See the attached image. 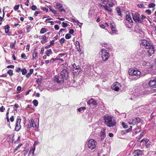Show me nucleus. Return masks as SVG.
I'll list each match as a JSON object with an SVG mask.
<instances>
[{
	"label": "nucleus",
	"instance_id": "f8f14e48",
	"mask_svg": "<svg viewBox=\"0 0 156 156\" xmlns=\"http://www.w3.org/2000/svg\"><path fill=\"white\" fill-rule=\"evenodd\" d=\"M21 119L20 118H17L16 120V126L15 127V130L17 131H19L21 128L20 125Z\"/></svg>",
	"mask_w": 156,
	"mask_h": 156
},
{
	"label": "nucleus",
	"instance_id": "aec40b11",
	"mask_svg": "<svg viewBox=\"0 0 156 156\" xmlns=\"http://www.w3.org/2000/svg\"><path fill=\"white\" fill-rule=\"evenodd\" d=\"M33 122V119H30V120H29V122L27 125V128L28 129H30L31 127L33 126L32 123Z\"/></svg>",
	"mask_w": 156,
	"mask_h": 156
},
{
	"label": "nucleus",
	"instance_id": "bb28decb",
	"mask_svg": "<svg viewBox=\"0 0 156 156\" xmlns=\"http://www.w3.org/2000/svg\"><path fill=\"white\" fill-rule=\"evenodd\" d=\"M47 31V29L45 28H42L40 30V33L41 34H44Z\"/></svg>",
	"mask_w": 156,
	"mask_h": 156
},
{
	"label": "nucleus",
	"instance_id": "4c0bfd02",
	"mask_svg": "<svg viewBox=\"0 0 156 156\" xmlns=\"http://www.w3.org/2000/svg\"><path fill=\"white\" fill-rule=\"evenodd\" d=\"M33 104L35 106H37L38 105V102L36 100H34L33 101Z\"/></svg>",
	"mask_w": 156,
	"mask_h": 156
},
{
	"label": "nucleus",
	"instance_id": "603ef678",
	"mask_svg": "<svg viewBox=\"0 0 156 156\" xmlns=\"http://www.w3.org/2000/svg\"><path fill=\"white\" fill-rule=\"evenodd\" d=\"M122 126L124 128L126 129L127 127V124H126L124 122H122Z\"/></svg>",
	"mask_w": 156,
	"mask_h": 156
},
{
	"label": "nucleus",
	"instance_id": "09e8293b",
	"mask_svg": "<svg viewBox=\"0 0 156 156\" xmlns=\"http://www.w3.org/2000/svg\"><path fill=\"white\" fill-rule=\"evenodd\" d=\"M125 25L128 28H131L132 27V25L130 23L128 24L127 23H125Z\"/></svg>",
	"mask_w": 156,
	"mask_h": 156
},
{
	"label": "nucleus",
	"instance_id": "7c9ffc66",
	"mask_svg": "<svg viewBox=\"0 0 156 156\" xmlns=\"http://www.w3.org/2000/svg\"><path fill=\"white\" fill-rule=\"evenodd\" d=\"M50 10L54 14L57 15L58 14L57 12L53 8H51L50 9Z\"/></svg>",
	"mask_w": 156,
	"mask_h": 156
},
{
	"label": "nucleus",
	"instance_id": "423d86ee",
	"mask_svg": "<svg viewBox=\"0 0 156 156\" xmlns=\"http://www.w3.org/2000/svg\"><path fill=\"white\" fill-rule=\"evenodd\" d=\"M151 45L150 42L149 41H147L146 40H141L140 45L142 48H144L146 49H148Z\"/></svg>",
	"mask_w": 156,
	"mask_h": 156
},
{
	"label": "nucleus",
	"instance_id": "4468645a",
	"mask_svg": "<svg viewBox=\"0 0 156 156\" xmlns=\"http://www.w3.org/2000/svg\"><path fill=\"white\" fill-rule=\"evenodd\" d=\"M56 6L57 9H58L60 11L62 12H65V10L64 9L63 5L62 4L59 2H57L55 4Z\"/></svg>",
	"mask_w": 156,
	"mask_h": 156
},
{
	"label": "nucleus",
	"instance_id": "de8ad7c7",
	"mask_svg": "<svg viewBox=\"0 0 156 156\" xmlns=\"http://www.w3.org/2000/svg\"><path fill=\"white\" fill-rule=\"evenodd\" d=\"M139 51H140V54H139V55H141L143 54H144L145 52V51L143 50V49H140L139 50Z\"/></svg>",
	"mask_w": 156,
	"mask_h": 156
},
{
	"label": "nucleus",
	"instance_id": "0eeeda50",
	"mask_svg": "<svg viewBox=\"0 0 156 156\" xmlns=\"http://www.w3.org/2000/svg\"><path fill=\"white\" fill-rule=\"evenodd\" d=\"M64 80L66 79L64 78L62 76H61V75H60L59 76H55L54 80L55 81V82L61 84L63 82Z\"/></svg>",
	"mask_w": 156,
	"mask_h": 156
},
{
	"label": "nucleus",
	"instance_id": "0e129e2a",
	"mask_svg": "<svg viewBox=\"0 0 156 156\" xmlns=\"http://www.w3.org/2000/svg\"><path fill=\"white\" fill-rule=\"evenodd\" d=\"M39 143L38 141H35L34 142V144H33V147H35L36 145H37Z\"/></svg>",
	"mask_w": 156,
	"mask_h": 156
},
{
	"label": "nucleus",
	"instance_id": "13d9d810",
	"mask_svg": "<svg viewBox=\"0 0 156 156\" xmlns=\"http://www.w3.org/2000/svg\"><path fill=\"white\" fill-rule=\"evenodd\" d=\"M112 33L113 34L116 33L117 32V30L115 29V28L112 30Z\"/></svg>",
	"mask_w": 156,
	"mask_h": 156
},
{
	"label": "nucleus",
	"instance_id": "774afa93",
	"mask_svg": "<svg viewBox=\"0 0 156 156\" xmlns=\"http://www.w3.org/2000/svg\"><path fill=\"white\" fill-rule=\"evenodd\" d=\"M40 13V11H35L34 14V15L35 16H37V14H39Z\"/></svg>",
	"mask_w": 156,
	"mask_h": 156
},
{
	"label": "nucleus",
	"instance_id": "39448f33",
	"mask_svg": "<svg viewBox=\"0 0 156 156\" xmlns=\"http://www.w3.org/2000/svg\"><path fill=\"white\" fill-rule=\"evenodd\" d=\"M133 20L136 23H142L143 21L140 17V15L138 12H133L131 13Z\"/></svg>",
	"mask_w": 156,
	"mask_h": 156
},
{
	"label": "nucleus",
	"instance_id": "c85d7f7f",
	"mask_svg": "<svg viewBox=\"0 0 156 156\" xmlns=\"http://www.w3.org/2000/svg\"><path fill=\"white\" fill-rule=\"evenodd\" d=\"M75 44L76 45V48H79V47H80V44L79 41H76L75 42Z\"/></svg>",
	"mask_w": 156,
	"mask_h": 156
},
{
	"label": "nucleus",
	"instance_id": "6ab92c4d",
	"mask_svg": "<svg viewBox=\"0 0 156 156\" xmlns=\"http://www.w3.org/2000/svg\"><path fill=\"white\" fill-rule=\"evenodd\" d=\"M126 20L130 23H133V22L132 19L130 14L129 13H128L126 15Z\"/></svg>",
	"mask_w": 156,
	"mask_h": 156
},
{
	"label": "nucleus",
	"instance_id": "4be33fe9",
	"mask_svg": "<svg viewBox=\"0 0 156 156\" xmlns=\"http://www.w3.org/2000/svg\"><path fill=\"white\" fill-rule=\"evenodd\" d=\"M72 20L75 23H77V25L79 26L80 27H81L82 25L83 24L82 23H80L79 21L76 19H72Z\"/></svg>",
	"mask_w": 156,
	"mask_h": 156
},
{
	"label": "nucleus",
	"instance_id": "393cba45",
	"mask_svg": "<svg viewBox=\"0 0 156 156\" xmlns=\"http://www.w3.org/2000/svg\"><path fill=\"white\" fill-rule=\"evenodd\" d=\"M37 53L36 52L34 51L33 52L32 55V59L34 60L36 59V57L37 56Z\"/></svg>",
	"mask_w": 156,
	"mask_h": 156
},
{
	"label": "nucleus",
	"instance_id": "f3484780",
	"mask_svg": "<svg viewBox=\"0 0 156 156\" xmlns=\"http://www.w3.org/2000/svg\"><path fill=\"white\" fill-rule=\"evenodd\" d=\"M119 84V83L117 82L114 83L112 86L113 89L115 91H118L119 90V87L116 86V85Z\"/></svg>",
	"mask_w": 156,
	"mask_h": 156
},
{
	"label": "nucleus",
	"instance_id": "473e14b6",
	"mask_svg": "<svg viewBox=\"0 0 156 156\" xmlns=\"http://www.w3.org/2000/svg\"><path fill=\"white\" fill-rule=\"evenodd\" d=\"M86 109L85 107H81L78 109V110L80 112H82L83 111Z\"/></svg>",
	"mask_w": 156,
	"mask_h": 156
},
{
	"label": "nucleus",
	"instance_id": "69168bd1",
	"mask_svg": "<svg viewBox=\"0 0 156 156\" xmlns=\"http://www.w3.org/2000/svg\"><path fill=\"white\" fill-rule=\"evenodd\" d=\"M54 42H55V40H52V41H51V42H50V44L52 46L54 44Z\"/></svg>",
	"mask_w": 156,
	"mask_h": 156
},
{
	"label": "nucleus",
	"instance_id": "4d7b16f0",
	"mask_svg": "<svg viewBox=\"0 0 156 156\" xmlns=\"http://www.w3.org/2000/svg\"><path fill=\"white\" fill-rule=\"evenodd\" d=\"M137 6L139 8H143L144 7V5L143 4H139L137 5Z\"/></svg>",
	"mask_w": 156,
	"mask_h": 156
},
{
	"label": "nucleus",
	"instance_id": "680f3d73",
	"mask_svg": "<svg viewBox=\"0 0 156 156\" xmlns=\"http://www.w3.org/2000/svg\"><path fill=\"white\" fill-rule=\"evenodd\" d=\"M10 119L11 122H13L14 120V117L13 115L11 116V117L10 118Z\"/></svg>",
	"mask_w": 156,
	"mask_h": 156
},
{
	"label": "nucleus",
	"instance_id": "79ce46f5",
	"mask_svg": "<svg viewBox=\"0 0 156 156\" xmlns=\"http://www.w3.org/2000/svg\"><path fill=\"white\" fill-rule=\"evenodd\" d=\"M71 37V36L70 35V34H67L65 36V38L66 39H70Z\"/></svg>",
	"mask_w": 156,
	"mask_h": 156
},
{
	"label": "nucleus",
	"instance_id": "ddd939ff",
	"mask_svg": "<svg viewBox=\"0 0 156 156\" xmlns=\"http://www.w3.org/2000/svg\"><path fill=\"white\" fill-rule=\"evenodd\" d=\"M105 129L103 128L102 130L101 131L99 136L100 139L101 140H103L105 139L106 136V134L105 132Z\"/></svg>",
	"mask_w": 156,
	"mask_h": 156
},
{
	"label": "nucleus",
	"instance_id": "9d476101",
	"mask_svg": "<svg viewBox=\"0 0 156 156\" xmlns=\"http://www.w3.org/2000/svg\"><path fill=\"white\" fill-rule=\"evenodd\" d=\"M99 6L101 9H104L105 10L108 12H111L112 11V9L107 4L103 5L100 3L99 4Z\"/></svg>",
	"mask_w": 156,
	"mask_h": 156
},
{
	"label": "nucleus",
	"instance_id": "a211bd4d",
	"mask_svg": "<svg viewBox=\"0 0 156 156\" xmlns=\"http://www.w3.org/2000/svg\"><path fill=\"white\" fill-rule=\"evenodd\" d=\"M87 103L89 105H97L96 101L93 98H91L90 100H89Z\"/></svg>",
	"mask_w": 156,
	"mask_h": 156
},
{
	"label": "nucleus",
	"instance_id": "2eb2a0df",
	"mask_svg": "<svg viewBox=\"0 0 156 156\" xmlns=\"http://www.w3.org/2000/svg\"><path fill=\"white\" fill-rule=\"evenodd\" d=\"M147 49L148 53L150 56H151L154 53V50L153 45H151L149 49Z\"/></svg>",
	"mask_w": 156,
	"mask_h": 156
},
{
	"label": "nucleus",
	"instance_id": "412c9836",
	"mask_svg": "<svg viewBox=\"0 0 156 156\" xmlns=\"http://www.w3.org/2000/svg\"><path fill=\"white\" fill-rule=\"evenodd\" d=\"M142 151L139 150H135L133 154L134 156H139L142 154Z\"/></svg>",
	"mask_w": 156,
	"mask_h": 156
},
{
	"label": "nucleus",
	"instance_id": "e2e57ef3",
	"mask_svg": "<svg viewBox=\"0 0 156 156\" xmlns=\"http://www.w3.org/2000/svg\"><path fill=\"white\" fill-rule=\"evenodd\" d=\"M14 66L12 65H9L7 66V68H11L12 69H13L14 68Z\"/></svg>",
	"mask_w": 156,
	"mask_h": 156
},
{
	"label": "nucleus",
	"instance_id": "6e6d98bb",
	"mask_svg": "<svg viewBox=\"0 0 156 156\" xmlns=\"http://www.w3.org/2000/svg\"><path fill=\"white\" fill-rule=\"evenodd\" d=\"M5 110V108L3 106H2L0 108V112H3Z\"/></svg>",
	"mask_w": 156,
	"mask_h": 156
},
{
	"label": "nucleus",
	"instance_id": "f257e3e1",
	"mask_svg": "<svg viewBox=\"0 0 156 156\" xmlns=\"http://www.w3.org/2000/svg\"><path fill=\"white\" fill-rule=\"evenodd\" d=\"M104 119L105 124L109 127H112L116 124V121L112 116L106 115L104 116Z\"/></svg>",
	"mask_w": 156,
	"mask_h": 156
},
{
	"label": "nucleus",
	"instance_id": "338daca9",
	"mask_svg": "<svg viewBox=\"0 0 156 156\" xmlns=\"http://www.w3.org/2000/svg\"><path fill=\"white\" fill-rule=\"evenodd\" d=\"M41 43L42 44H45L47 42V41L46 40H41Z\"/></svg>",
	"mask_w": 156,
	"mask_h": 156
},
{
	"label": "nucleus",
	"instance_id": "72a5a7b5",
	"mask_svg": "<svg viewBox=\"0 0 156 156\" xmlns=\"http://www.w3.org/2000/svg\"><path fill=\"white\" fill-rule=\"evenodd\" d=\"M7 73L10 76H12L13 74V71L11 69H9L7 71Z\"/></svg>",
	"mask_w": 156,
	"mask_h": 156
},
{
	"label": "nucleus",
	"instance_id": "5fc2aeb1",
	"mask_svg": "<svg viewBox=\"0 0 156 156\" xmlns=\"http://www.w3.org/2000/svg\"><path fill=\"white\" fill-rule=\"evenodd\" d=\"M145 12L147 13L148 15H150L151 13V11L149 9H147L145 11Z\"/></svg>",
	"mask_w": 156,
	"mask_h": 156
},
{
	"label": "nucleus",
	"instance_id": "20e7f679",
	"mask_svg": "<svg viewBox=\"0 0 156 156\" xmlns=\"http://www.w3.org/2000/svg\"><path fill=\"white\" fill-rule=\"evenodd\" d=\"M97 142L94 139H89L87 142V145L88 147L91 150H93L95 149L97 146Z\"/></svg>",
	"mask_w": 156,
	"mask_h": 156
},
{
	"label": "nucleus",
	"instance_id": "58836bf2",
	"mask_svg": "<svg viewBox=\"0 0 156 156\" xmlns=\"http://www.w3.org/2000/svg\"><path fill=\"white\" fill-rule=\"evenodd\" d=\"M33 128H37L38 127V124L37 125L35 123V122L33 120Z\"/></svg>",
	"mask_w": 156,
	"mask_h": 156
},
{
	"label": "nucleus",
	"instance_id": "f704fd0d",
	"mask_svg": "<svg viewBox=\"0 0 156 156\" xmlns=\"http://www.w3.org/2000/svg\"><path fill=\"white\" fill-rule=\"evenodd\" d=\"M135 130H136L135 131L136 133L140 132L141 131V127H138L137 128L135 129Z\"/></svg>",
	"mask_w": 156,
	"mask_h": 156
},
{
	"label": "nucleus",
	"instance_id": "a19ab883",
	"mask_svg": "<svg viewBox=\"0 0 156 156\" xmlns=\"http://www.w3.org/2000/svg\"><path fill=\"white\" fill-rule=\"evenodd\" d=\"M26 28L27 29V32H30V29H31V27L30 26L27 25V26Z\"/></svg>",
	"mask_w": 156,
	"mask_h": 156
},
{
	"label": "nucleus",
	"instance_id": "5701e85b",
	"mask_svg": "<svg viewBox=\"0 0 156 156\" xmlns=\"http://www.w3.org/2000/svg\"><path fill=\"white\" fill-rule=\"evenodd\" d=\"M52 54V51L51 49L47 50L46 52V54L48 56H49L50 55Z\"/></svg>",
	"mask_w": 156,
	"mask_h": 156
},
{
	"label": "nucleus",
	"instance_id": "3c124183",
	"mask_svg": "<svg viewBox=\"0 0 156 156\" xmlns=\"http://www.w3.org/2000/svg\"><path fill=\"white\" fill-rule=\"evenodd\" d=\"M22 69L20 67H17L16 69V71L17 72L21 71Z\"/></svg>",
	"mask_w": 156,
	"mask_h": 156
},
{
	"label": "nucleus",
	"instance_id": "bf43d9fd",
	"mask_svg": "<svg viewBox=\"0 0 156 156\" xmlns=\"http://www.w3.org/2000/svg\"><path fill=\"white\" fill-rule=\"evenodd\" d=\"M54 28L56 30H58L59 29V26L58 25H55L54 26Z\"/></svg>",
	"mask_w": 156,
	"mask_h": 156
},
{
	"label": "nucleus",
	"instance_id": "e433bc0d",
	"mask_svg": "<svg viewBox=\"0 0 156 156\" xmlns=\"http://www.w3.org/2000/svg\"><path fill=\"white\" fill-rule=\"evenodd\" d=\"M21 71L22 72V74L23 75H25L27 73V70L25 68L22 69Z\"/></svg>",
	"mask_w": 156,
	"mask_h": 156
},
{
	"label": "nucleus",
	"instance_id": "7ed1b4c3",
	"mask_svg": "<svg viewBox=\"0 0 156 156\" xmlns=\"http://www.w3.org/2000/svg\"><path fill=\"white\" fill-rule=\"evenodd\" d=\"M100 55L102 61L105 62L107 61L110 57V55L107 50L105 49H102L100 52Z\"/></svg>",
	"mask_w": 156,
	"mask_h": 156
},
{
	"label": "nucleus",
	"instance_id": "ea45409f",
	"mask_svg": "<svg viewBox=\"0 0 156 156\" xmlns=\"http://www.w3.org/2000/svg\"><path fill=\"white\" fill-rule=\"evenodd\" d=\"M65 40L64 38H62L59 40V42L61 44H63L64 43Z\"/></svg>",
	"mask_w": 156,
	"mask_h": 156
},
{
	"label": "nucleus",
	"instance_id": "cd10ccee",
	"mask_svg": "<svg viewBox=\"0 0 156 156\" xmlns=\"http://www.w3.org/2000/svg\"><path fill=\"white\" fill-rule=\"evenodd\" d=\"M116 9L118 15L120 16H121V12L120 8L117 7L116 8Z\"/></svg>",
	"mask_w": 156,
	"mask_h": 156
},
{
	"label": "nucleus",
	"instance_id": "49530a36",
	"mask_svg": "<svg viewBox=\"0 0 156 156\" xmlns=\"http://www.w3.org/2000/svg\"><path fill=\"white\" fill-rule=\"evenodd\" d=\"M57 59L56 58H51L50 61V63H52L54 61L56 60Z\"/></svg>",
	"mask_w": 156,
	"mask_h": 156
},
{
	"label": "nucleus",
	"instance_id": "c9c22d12",
	"mask_svg": "<svg viewBox=\"0 0 156 156\" xmlns=\"http://www.w3.org/2000/svg\"><path fill=\"white\" fill-rule=\"evenodd\" d=\"M100 1L102 3L105 5L108 3L109 0H100Z\"/></svg>",
	"mask_w": 156,
	"mask_h": 156
},
{
	"label": "nucleus",
	"instance_id": "1a4fd4ad",
	"mask_svg": "<svg viewBox=\"0 0 156 156\" xmlns=\"http://www.w3.org/2000/svg\"><path fill=\"white\" fill-rule=\"evenodd\" d=\"M148 84L150 87L154 88L153 89L156 91V78L151 80Z\"/></svg>",
	"mask_w": 156,
	"mask_h": 156
},
{
	"label": "nucleus",
	"instance_id": "f03ea898",
	"mask_svg": "<svg viewBox=\"0 0 156 156\" xmlns=\"http://www.w3.org/2000/svg\"><path fill=\"white\" fill-rule=\"evenodd\" d=\"M129 77L130 79L133 78L137 79L140 78L141 72L137 69H129Z\"/></svg>",
	"mask_w": 156,
	"mask_h": 156
},
{
	"label": "nucleus",
	"instance_id": "8fccbe9b",
	"mask_svg": "<svg viewBox=\"0 0 156 156\" xmlns=\"http://www.w3.org/2000/svg\"><path fill=\"white\" fill-rule=\"evenodd\" d=\"M114 5V3L112 2H110L108 4V6L110 7H113Z\"/></svg>",
	"mask_w": 156,
	"mask_h": 156
},
{
	"label": "nucleus",
	"instance_id": "a878e982",
	"mask_svg": "<svg viewBox=\"0 0 156 156\" xmlns=\"http://www.w3.org/2000/svg\"><path fill=\"white\" fill-rule=\"evenodd\" d=\"M5 32L6 33H7L9 32L10 27L9 25H6V26H5Z\"/></svg>",
	"mask_w": 156,
	"mask_h": 156
},
{
	"label": "nucleus",
	"instance_id": "b1692460",
	"mask_svg": "<svg viewBox=\"0 0 156 156\" xmlns=\"http://www.w3.org/2000/svg\"><path fill=\"white\" fill-rule=\"evenodd\" d=\"M36 147H33L31 148L30 149V150L29 151V154L31 153L33 155H34V152L35 150Z\"/></svg>",
	"mask_w": 156,
	"mask_h": 156
},
{
	"label": "nucleus",
	"instance_id": "37998d69",
	"mask_svg": "<svg viewBox=\"0 0 156 156\" xmlns=\"http://www.w3.org/2000/svg\"><path fill=\"white\" fill-rule=\"evenodd\" d=\"M21 57L22 58H23L24 59H26L27 58L25 54L24 53H23L21 54Z\"/></svg>",
	"mask_w": 156,
	"mask_h": 156
},
{
	"label": "nucleus",
	"instance_id": "c756f323",
	"mask_svg": "<svg viewBox=\"0 0 156 156\" xmlns=\"http://www.w3.org/2000/svg\"><path fill=\"white\" fill-rule=\"evenodd\" d=\"M155 6V5L154 3H150L148 5V8H153Z\"/></svg>",
	"mask_w": 156,
	"mask_h": 156
},
{
	"label": "nucleus",
	"instance_id": "9b49d317",
	"mask_svg": "<svg viewBox=\"0 0 156 156\" xmlns=\"http://www.w3.org/2000/svg\"><path fill=\"white\" fill-rule=\"evenodd\" d=\"M141 119L139 118H136L133 119L132 122L129 121L128 123L129 125H134L140 122Z\"/></svg>",
	"mask_w": 156,
	"mask_h": 156
},
{
	"label": "nucleus",
	"instance_id": "dca6fc26",
	"mask_svg": "<svg viewBox=\"0 0 156 156\" xmlns=\"http://www.w3.org/2000/svg\"><path fill=\"white\" fill-rule=\"evenodd\" d=\"M73 69H75V70H77V71L76 70L74 72V73H79L81 71L80 68L79 66H76L75 63H74L73 65Z\"/></svg>",
	"mask_w": 156,
	"mask_h": 156
},
{
	"label": "nucleus",
	"instance_id": "2f4dec72",
	"mask_svg": "<svg viewBox=\"0 0 156 156\" xmlns=\"http://www.w3.org/2000/svg\"><path fill=\"white\" fill-rule=\"evenodd\" d=\"M142 94H143V95L148 94H150V91L146 90H145L144 91V92H142Z\"/></svg>",
	"mask_w": 156,
	"mask_h": 156
},
{
	"label": "nucleus",
	"instance_id": "864d4df0",
	"mask_svg": "<svg viewBox=\"0 0 156 156\" xmlns=\"http://www.w3.org/2000/svg\"><path fill=\"white\" fill-rule=\"evenodd\" d=\"M31 9L33 10H35L37 9V7L35 5H33L31 8Z\"/></svg>",
	"mask_w": 156,
	"mask_h": 156
},
{
	"label": "nucleus",
	"instance_id": "c03bdc74",
	"mask_svg": "<svg viewBox=\"0 0 156 156\" xmlns=\"http://www.w3.org/2000/svg\"><path fill=\"white\" fill-rule=\"evenodd\" d=\"M62 26L63 27H65L68 26V24L66 23L63 22L62 23Z\"/></svg>",
	"mask_w": 156,
	"mask_h": 156
},
{
	"label": "nucleus",
	"instance_id": "a18cd8bd",
	"mask_svg": "<svg viewBox=\"0 0 156 156\" xmlns=\"http://www.w3.org/2000/svg\"><path fill=\"white\" fill-rule=\"evenodd\" d=\"M19 5H18L15 6L14 7V10L16 11L17 10L19 9Z\"/></svg>",
	"mask_w": 156,
	"mask_h": 156
},
{
	"label": "nucleus",
	"instance_id": "052dcab7",
	"mask_svg": "<svg viewBox=\"0 0 156 156\" xmlns=\"http://www.w3.org/2000/svg\"><path fill=\"white\" fill-rule=\"evenodd\" d=\"M74 32V30L73 29L70 30L69 31V34H72Z\"/></svg>",
	"mask_w": 156,
	"mask_h": 156
},
{
	"label": "nucleus",
	"instance_id": "6e6552de",
	"mask_svg": "<svg viewBox=\"0 0 156 156\" xmlns=\"http://www.w3.org/2000/svg\"><path fill=\"white\" fill-rule=\"evenodd\" d=\"M69 73L67 70L65 69H63L61 72L60 75H61V76H62L64 78L67 80L69 77Z\"/></svg>",
	"mask_w": 156,
	"mask_h": 156
}]
</instances>
